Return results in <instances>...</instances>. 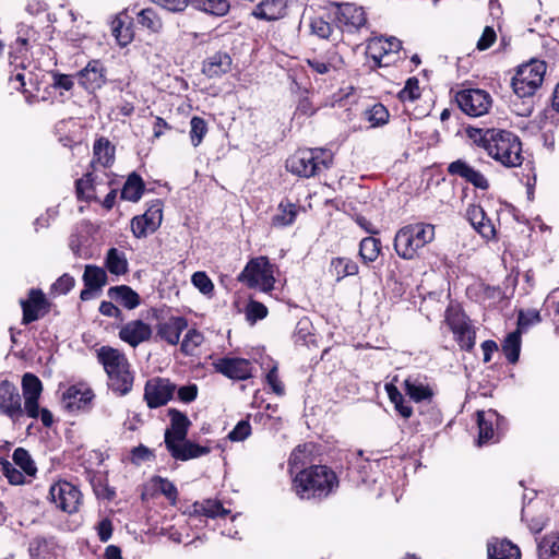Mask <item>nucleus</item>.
Returning a JSON list of instances; mask_svg holds the SVG:
<instances>
[{
    "label": "nucleus",
    "mask_w": 559,
    "mask_h": 559,
    "mask_svg": "<svg viewBox=\"0 0 559 559\" xmlns=\"http://www.w3.org/2000/svg\"><path fill=\"white\" fill-rule=\"evenodd\" d=\"M469 138L504 167H519L523 163L522 143L513 132L499 129H474L469 132Z\"/></svg>",
    "instance_id": "obj_1"
},
{
    "label": "nucleus",
    "mask_w": 559,
    "mask_h": 559,
    "mask_svg": "<svg viewBox=\"0 0 559 559\" xmlns=\"http://www.w3.org/2000/svg\"><path fill=\"white\" fill-rule=\"evenodd\" d=\"M338 487L336 474L325 465H312L299 471L293 489L300 499H322Z\"/></svg>",
    "instance_id": "obj_2"
},
{
    "label": "nucleus",
    "mask_w": 559,
    "mask_h": 559,
    "mask_svg": "<svg viewBox=\"0 0 559 559\" xmlns=\"http://www.w3.org/2000/svg\"><path fill=\"white\" fill-rule=\"evenodd\" d=\"M97 360L108 377V388L117 395H127L133 385V374L127 356L119 349L102 346L97 349Z\"/></svg>",
    "instance_id": "obj_3"
},
{
    "label": "nucleus",
    "mask_w": 559,
    "mask_h": 559,
    "mask_svg": "<svg viewBox=\"0 0 559 559\" xmlns=\"http://www.w3.org/2000/svg\"><path fill=\"white\" fill-rule=\"evenodd\" d=\"M435 239V225L414 223L400 228L394 237V250L404 260H413L419 250Z\"/></svg>",
    "instance_id": "obj_4"
},
{
    "label": "nucleus",
    "mask_w": 559,
    "mask_h": 559,
    "mask_svg": "<svg viewBox=\"0 0 559 559\" xmlns=\"http://www.w3.org/2000/svg\"><path fill=\"white\" fill-rule=\"evenodd\" d=\"M332 165L333 153L321 147L298 150L286 160L287 170L301 178L318 176Z\"/></svg>",
    "instance_id": "obj_5"
},
{
    "label": "nucleus",
    "mask_w": 559,
    "mask_h": 559,
    "mask_svg": "<svg viewBox=\"0 0 559 559\" xmlns=\"http://www.w3.org/2000/svg\"><path fill=\"white\" fill-rule=\"evenodd\" d=\"M546 70V62L537 59L521 64L511 81L514 94L519 98L533 97L543 84Z\"/></svg>",
    "instance_id": "obj_6"
},
{
    "label": "nucleus",
    "mask_w": 559,
    "mask_h": 559,
    "mask_svg": "<svg viewBox=\"0 0 559 559\" xmlns=\"http://www.w3.org/2000/svg\"><path fill=\"white\" fill-rule=\"evenodd\" d=\"M275 265L266 257H257L248 261L237 280L249 288H259L270 293L275 284Z\"/></svg>",
    "instance_id": "obj_7"
},
{
    "label": "nucleus",
    "mask_w": 559,
    "mask_h": 559,
    "mask_svg": "<svg viewBox=\"0 0 559 559\" xmlns=\"http://www.w3.org/2000/svg\"><path fill=\"white\" fill-rule=\"evenodd\" d=\"M330 10L333 20L336 22V28L341 32L353 33L358 31L367 23L366 12L362 7L356 3L331 2Z\"/></svg>",
    "instance_id": "obj_8"
},
{
    "label": "nucleus",
    "mask_w": 559,
    "mask_h": 559,
    "mask_svg": "<svg viewBox=\"0 0 559 559\" xmlns=\"http://www.w3.org/2000/svg\"><path fill=\"white\" fill-rule=\"evenodd\" d=\"M155 318L157 320L155 336L169 345H177L182 332L188 328L187 319L163 310L156 312Z\"/></svg>",
    "instance_id": "obj_9"
},
{
    "label": "nucleus",
    "mask_w": 559,
    "mask_h": 559,
    "mask_svg": "<svg viewBox=\"0 0 559 559\" xmlns=\"http://www.w3.org/2000/svg\"><path fill=\"white\" fill-rule=\"evenodd\" d=\"M455 100L462 111L471 117H480L487 114L492 105L490 94L479 88L462 90L456 93Z\"/></svg>",
    "instance_id": "obj_10"
},
{
    "label": "nucleus",
    "mask_w": 559,
    "mask_h": 559,
    "mask_svg": "<svg viewBox=\"0 0 559 559\" xmlns=\"http://www.w3.org/2000/svg\"><path fill=\"white\" fill-rule=\"evenodd\" d=\"M176 390V384L168 378L154 377L145 382L143 400L148 408H158L174 397Z\"/></svg>",
    "instance_id": "obj_11"
},
{
    "label": "nucleus",
    "mask_w": 559,
    "mask_h": 559,
    "mask_svg": "<svg viewBox=\"0 0 559 559\" xmlns=\"http://www.w3.org/2000/svg\"><path fill=\"white\" fill-rule=\"evenodd\" d=\"M49 497L56 508L66 513L72 514L79 510L82 493L79 488L71 483L62 480L50 487Z\"/></svg>",
    "instance_id": "obj_12"
},
{
    "label": "nucleus",
    "mask_w": 559,
    "mask_h": 559,
    "mask_svg": "<svg viewBox=\"0 0 559 559\" xmlns=\"http://www.w3.org/2000/svg\"><path fill=\"white\" fill-rule=\"evenodd\" d=\"M478 440L477 444L481 447L490 441H498L499 433L504 429L506 420L495 409L478 411Z\"/></svg>",
    "instance_id": "obj_13"
},
{
    "label": "nucleus",
    "mask_w": 559,
    "mask_h": 559,
    "mask_svg": "<svg viewBox=\"0 0 559 559\" xmlns=\"http://www.w3.org/2000/svg\"><path fill=\"white\" fill-rule=\"evenodd\" d=\"M0 414L13 421L25 414L19 389L8 380H0Z\"/></svg>",
    "instance_id": "obj_14"
},
{
    "label": "nucleus",
    "mask_w": 559,
    "mask_h": 559,
    "mask_svg": "<svg viewBox=\"0 0 559 559\" xmlns=\"http://www.w3.org/2000/svg\"><path fill=\"white\" fill-rule=\"evenodd\" d=\"M216 372L231 380H247L252 376V365L248 359L239 357H221L213 361Z\"/></svg>",
    "instance_id": "obj_15"
},
{
    "label": "nucleus",
    "mask_w": 559,
    "mask_h": 559,
    "mask_svg": "<svg viewBox=\"0 0 559 559\" xmlns=\"http://www.w3.org/2000/svg\"><path fill=\"white\" fill-rule=\"evenodd\" d=\"M25 414L29 418H37L39 414L38 400L43 392L41 381L34 373L27 372L22 378Z\"/></svg>",
    "instance_id": "obj_16"
},
{
    "label": "nucleus",
    "mask_w": 559,
    "mask_h": 559,
    "mask_svg": "<svg viewBox=\"0 0 559 559\" xmlns=\"http://www.w3.org/2000/svg\"><path fill=\"white\" fill-rule=\"evenodd\" d=\"M402 47L401 41L395 38H373L367 45V55L379 66H388L393 53H397Z\"/></svg>",
    "instance_id": "obj_17"
},
{
    "label": "nucleus",
    "mask_w": 559,
    "mask_h": 559,
    "mask_svg": "<svg viewBox=\"0 0 559 559\" xmlns=\"http://www.w3.org/2000/svg\"><path fill=\"white\" fill-rule=\"evenodd\" d=\"M448 174L457 176L477 189L488 190L489 181L479 170L472 167L464 159H456L448 165Z\"/></svg>",
    "instance_id": "obj_18"
},
{
    "label": "nucleus",
    "mask_w": 559,
    "mask_h": 559,
    "mask_svg": "<svg viewBox=\"0 0 559 559\" xmlns=\"http://www.w3.org/2000/svg\"><path fill=\"white\" fill-rule=\"evenodd\" d=\"M153 331L150 324L142 320H132L123 324L119 330V337L131 347L150 341Z\"/></svg>",
    "instance_id": "obj_19"
},
{
    "label": "nucleus",
    "mask_w": 559,
    "mask_h": 559,
    "mask_svg": "<svg viewBox=\"0 0 559 559\" xmlns=\"http://www.w3.org/2000/svg\"><path fill=\"white\" fill-rule=\"evenodd\" d=\"M166 449L170 455L178 461L197 459L209 454L211 451L209 447L197 444L190 440H187V438L185 441L176 440L174 442L168 439Z\"/></svg>",
    "instance_id": "obj_20"
},
{
    "label": "nucleus",
    "mask_w": 559,
    "mask_h": 559,
    "mask_svg": "<svg viewBox=\"0 0 559 559\" xmlns=\"http://www.w3.org/2000/svg\"><path fill=\"white\" fill-rule=\"evenodd\" d=\"M448 324L454 334L460 347L471 350L475 345V331L462 314H454L448 318Z\"/></svg>",
    "instance_id": "obj_21"
},
{
    "label": "nucleus",
    "mask_w": 559,
    "mask_h": 559,
    "mask_svg": "<svg viewBox=\"0 0 559 559\" xmlns=\"http://www.w3.org/2000/svg\"><path fill=\"white\" fill-rule=\"evenodd\" d=\"M23 309V324H29L44 316L47 307L45 295L39 289H32L27 300H21Z\"/></svg>",
    "instance_id": "obj_22"
},
{
    "label": "nucleus",
    "mask_w": 559,
    "mask_h": 559,
    "mask_svg": "<svg viewBox=\"0 0 559 559\" xmlns=\"http://www.w3.org/2000/svg\"><path fill=\"white\" fill-rule=\"evenodd\" d=\"M287 14L286 0H263L259 2L251 12L258 20L273 22L285 17Z\"/></svg>",
    "instance_id": "obj_23"
},
{
    "label": "nucleus",
    "mask_w": 559,
    "mask_h": 559,
    "mask_svg": "<svg viewBox=\"0 0 559 559\" xmlns=\"http://www.w3.org/2000/svg\"><path fill=\"white\" fill-rule=\"evenodd\" d=\"M78 75L80 84L90 91L100 88L105 83L104 67L99 60L90 61Z\"/></svg>",
    "instance_id": "obj_24"
},
{
    "label": "nucleus",
    "mask_w": 559,
    "mask_h": 559,
    "mask_svg": "<svg viewBox=\"0 0 559 559\" xmlns=\"http://www.w3.org/2000/svg\"><path fill=\"white\" fill-rule=\"evenodd\" d=\"M168 415L170 417V428L166 429L165 431L166 447L168 439L173 442L176 440L185 441L188 435L189 426L191 424L187 415L176 408H170L168 411Z\"/></svg>",
    "instance_id": "obj_25"
},
{
    "label": "nucleus",
    "mask_w": 559,
    "mask_h": 559,
    "mask_svg": "<svg viewBox=\"0 0 559 559\" xmlns=\"http://www.w3.org/2000/svg\"><path fill=\"white\" fill-rule=\"evenodd\" d=\"M233 60L229 53L217 51L203 62L202 71L209 78H218L231 70Z\"/></svg>",
    "instance_id": "obj_26"
},
{
    "label": "nucleus",
    "mask_w": 559,
    "mask_h": 559,
    "mask_svg": "<svg viewBox=\"0 0 559 559\" xmlns=\"http://www.w3.org/2000/svg\"><path fill=\"white\" fill-rule=\"evenodd\" d=\"M487 554L488 559H521L520 548L508 539L491 538Z\"/></svg>",
    "instance_id": "obj_27"
},
{
    "label": "nucleus",
    "mask_w": 559,
    "mask_h": 559,
    "mask_svg": "<svg viewBox=\"0 0 559 559\" xmlns=\"http://www.w3.org/2000/svg\"><path fill=\"white\" fill-rule=\"evenodd\" d=\"M343 63L342 56L335 50L329 51L324 57L307 59V64L318 74H329L332 71H336Z\"/></svg>",
    "instance_id": "obj_28"
},
{
    "label": "nucleus",
    "mask_w": 559,
    "mask_h": 559,
    "mask_svg": "<svg viewBox=\"0 0 559 559\" xmlns=\"http://www.w3.org/2000/svg\"><path fill=\"white\" fill-rule=\"evenodd\" d=\"M107 295L127 309H134L140 305L139 294L127 285L112 286L107 290Z\"/></svg>",
    "instance_id": "obj_29"
},
{
    "label": "nucleus",
    "mask_w": 559,
    "mask_h": 559,
    "mask_svg": "<svg viewBox=\"0 0 559 559\" xmlns=\"http://www.w3.org/2000/svg\"><path fill=\"white\" fill-rule=\"evenodd\" d=\"M406 394L415 402L419 403L432 397V390L419 378L408 377L404 381Z\"/></svg>",
    "instance_id": "obj_30"
},
{
    "label": "nucleus",
    "mask_w": 559,
    "mask_h": 559,
    "mask_svg": "<svg viewBox=\"0 0 559 559\" xmlns=\"http://www.w3.org/2000/svg\"><path fill=\"white\" fill-rule=\"evenodd\" d=\"M115 160V146L108 139L99 138L93 146V163H98L103 167H109Z\"/></svg>",
    "instance_id": "obj_31"
},
{
    "label": "nucleus",
    "mask_w": 559,
    "mask_h": 559,
    "mask_svg": "<svg viewBox=\"0 0 559 559\" xmlns=\"http://www.w3.org/2000/svg\"><path fill=\"white\" fill-rule=\"evenodd\" d=\"M331 19V16L326 19L320 15L310 16L308 24L310 34L320 39H333L336 27L330 22Z\"/></svg>",
    "instance_id": "obj_32"
},
{
    "label": "nucleus",
    "mask_w": 559,
    "mask_h": 559,
    "mask_svg": "<svg viewBox=\"0 0 559 559\" xmlns=\"http://www.w3.org/2000/svg\"><path fill=\"white\" fill-rule=\"evenodd\" d=\"M144 188L142 178L136 173H132L122 187L121 198L131 202H138L144 192Z\"/></svg>",
    "instance_id": "obj_33"
},
{
    "label": "nucleus",
    "mask_w": 559,
    "mask_h": 559,
    "mask_svg": "<svg viewBox=\"0 0 559 559\" xmlns=\"http://www.w3.org/2000/svg\"><path fill=\"white\" fill-rule=\"evenodd\" d=\"M105 266L111 274H126L128 272V260L124 252L117 248H110L106 254Z\"/></svg>",
    "instance_id": "obj_34"
},
{
    "label": "nucleus",
    "mask_w": 559,
    "mask_h": 559,
    "mask_svg": "<svg viewBox=\"0 0 559 559\" xmlns=\"http://www.w3.org/2000/svg\"><path fill=\"white\" fill-rule=\"evenodd\" d=\"M191 3L194 9L215 16H224L230 9L228 0H193Z\"/></svg>",
    "instance_id": "obj_35"
},
{
    "label": "nucleus",
    "mask_w": 559,
    "mask_h": 559,
    "mask_svg": "<svg viewBox=\"0 0 559 559\" xmlns=\"http://www.w3.org/2000/svg\"><path fill=\"white\" fill-rule=\"evenodd\" d=\"M94 394L90 389L82 391L75 385L70 386L63 393V400L67 401L68 407H85L88 403H91Z\"/></svg>",
    "instance_id": "obj_36"
},
{
    "label": "nucleus",
    "mask_w": 559,
    "mask_h": 559,
    "mask_svg": "<svg viewBox=\"0 0 559 559\" xmlns=\"http://www.w3.org/2000/svg\"><path fill=\"white\" fill-rule=\"evenodd\" d=\"M297 215V207L288 200H283L277 207V213L272 217L274 226L284 227L292 225Z\"/></svg>",
    "instance_id": "obj_37"
},
{
    "label": "nucleus",
    "mask_w": 559,
    "mask_h": 559,
    "mask_svg": "<svg viewBox=\"0 0 559 559\" xmlns=\"http://www.w3.org/2000/svg\"><path fill=\"white\" fill-rule=\"evenodd\" d=\"M311 449L309 444H300L296 447L290 453L288 465L290 473L296 472V474L306 468V465L311 462L310 459Z\"/></svg>",
    "instance_id": "obj_38"
},
{
    "label": "nucleus",
    "mask_w": 559,
    "mask_h": 559,
    "mask_svg": "<svg viewBox=\"0 0 559 559\" xmlns=\"http://www.w3.org/2000/svg\"><path fill=\"white\" fill-rule=\"evenodd\" d=\"M136 21L142 26L152 33H159L163 29V20L153 8L142 9L136 14Z\"/></svg>",
    "instance_id": "obj_39"
},
{
    "label": "nucleus",
    "mask_w": 559,
    "mask_h": 559,
    "mask_svg": "<svg viewBox=\"0 0 559 559\" xmlns=\"http://www.w3.org/2000/svg\"><path fill=\"white\" fill-rule=\"evenodd\" d=\"M84 286L100 290L107 283V274L104 269L88 264L83 274Z\"/></svg>",
    "instance_id": "obj_40"
},
{
    "label": "nucleus",
    "mask_w": 559,
    "mask_h": 559,
    "mask_svg": "<svg viewBox=\"0 0 559 559\" xmlns=\"http://www.w3.org/2000/svg\"><path fill=\"white\" fill-rule=\"evenodd\" d=\"M539 559H559V534H549L538 543Z\"/></svg>",
    "instance_id": "obj_41"
},
{
    "label": "nucleus",
    "mask_w": 559,
    "mask_h": 559,
    "mask_svg": "<svg viewBox=\"0 0 559 559\" xmlns=\"http://www.w3.org/2000/svg\"><path fill=\"white\" fill-rule=\"evenodd\" d=\"M331 272L340 281L346 276L356 275L358 265L348 258H335L331 262Z\"/></svg>",
    "instance_id": "obj_42"
},
{
    "label": "nucleus",
    "mask_w": 559,
    "mask_h": 559,
    "mask_svg": "<svg viewBox=\"0 0 559 559\" xmlns=\"http://www.w3.org/2000/svg\"><path fill=\"white\" fill-rule=\"evenodd\" d=\"M521 350V333L514 331L506 337L502 344V352L510 364H515L519 360Z\"/></svg>",
    "instance_id": "obj_43"
},
{
    "label": "nucleus",
    "mask_w": 559,
    "mask_h": 559,
    "mask_svg": "<svg viewBox=\"0 0 559 559\" xmlns=\"http://www.w3.org/2000/svg\"><path fill=\"white\" fill-rule=\"evenodd\" d=\"M381 250V242L373 237H366L360 241L359 255L365 263L373 262L378 259Z\"/></svg>",
    "instance_id": "obj_44"
},
{
    "label": "nucleus",
    "mask_w": 559,
    "mask_h": 559,
    "mask_svg": "<svg viewBox=\"0 0 559 559\" xmlns=\"http://www.w3.org/2000/svg\"><path fill=\"white\" fill-rule=\"evenodd\" d=\"M13 462L16 466H19L26 475L34 476L37 472V468L29 455V453L23 449L17 448L14 450L12 455Z\"/></svg>",
    "instance_id": "obj_45"
},
{
    "label": "nucleus",
    "mask_w": 559,
    "mask_h": 559,
    "mask_svg": "<svg viewBox=\"0 0 559 559\" xmlns=\"http://www.w3.org/2000/svg\"><path fill=\"white\" fill-rule=\"evenodd\" d=\"M112 35L115 36L117 43L124 47L130 44L133 39V31L131 25H126L123 21L119 17L112 21Z\"/></svg>",
    "instance_id": "obj_46"
},
{
    "label": "nucleus",
    "mask_w": 559,
    "mask_h": 559,
    "mask_svg": "<svg viewBox=\"0 0 559 559\" xmlns=\"http://www.w3.org/2000/svg\"><path fill=\"white\" fill-rule=\"evenodd\" d=\"M195 512L207 518L225 516L229 511L226 510L218 500H205L202 503L194 504Z\"/></svg>",
    "instance_id": "obj_47"
},
{
    "label": "nucleus",
    "mask_w": 559,
    "mask_h": 559,
    "mask_svg": "<svg viewBox=\"0 0 559 559\" xmlns=\"http://www.w3.org/2000/svg\"><path fill=\"white\" fill-rule=\"evenodd\" d=\"M366 119L370 122L371 127H380L389 121V111L382 104H374L371 108L365 111Z\"/></svg>",
    "instance_id": "obj_48"
},
{
    "label": "nucleus",
    "mask_w": 559,
    "mask_h": 559,
    "mask_svg": "<svg viewBox=\"0 0 559 559\" xmlns=\"http://www.w3.org/2000/svg\"><path fill=\"white\" fill-rule=\"evenodd\" d=\"M207 133L206 121L198 116H193L190 120V140L194 147L199 146L205 134Z\"/></svg>",
    "instance_id": "obj_49"
},
{
    "label": "nucleus",
    "mask_w": 559,
    "mask_h": 559,
    "mask_svg": "<svg viewBox=\"0 0 559 559\" xmlns=\"http://www.w3.org/2000/svg\"><path fill=\"white\" fill-rule=\"evenodd\" d=\"M203 334L197 329H190L185 334L180 349L185 355H192L193 352L203 343Z\"/></svg>",
    "instance_id": "obj_50"
},
{
    "label": "nucleus",
    "mask_w": 559,
    "mask_h": 559,
    "mask_svg": "<svg viewBox=\"0 0 559 559\" xmlns=\"http://www.w3.org/2000/svg\"><path fill=\"white\" fill-rule=\"evenodd\" d=\"M76 194L80 200L95 199L94 177L92 174H86L83 178L78 179L75 182Z\"/></svg>",
    "instance_id": "obj_51"
},
{
    "label": "nucleus",
    "mask_w": 559,
    "mask_h": 559,
    "mask_svg": "<svg viewBox=\"0 0 559 559\" xmlns=\"http://www.w3.org/2000/svg\"><path fill=\"white\" fill-rule=\"evenodd\" d=\"M29 33H34L32 29L26 28L25 34L19 35L13 45H11L10 58H22L29 49Z\"/></svg>",
    "instance_id": "obj_52"
},
{
    "label": "nucleus",
    "mask_w": 559,
    "mask_h": 559,
    "mask_svg": "<svg viewBox=\"0 0 559 559\" xmlns=\"http://www.w3.org/2000/svg\"><path fill=\"white\" fill-rule=\"evenodd\" d=\"M399 97L403 103L418 99L420 97L419 81L416 78H409L400 91Z\"/></svg>",
    "instance_id": "obj_53"
},
{
    "label": "nucleus",
    "mask_w": 559,
    "mask_h": 559,
    "mask_svg": "<svg viewBox=\"0 0 559 559\" xmlns=\"http://www.w3.org/2000/svg\"><path fill=\"white\" fill-rule=\"evenodd\" d=\"M142 216L151 224V227H159L163 219L162 201L154 200Z\"/></svg>",
    "instance_id": "obj_54"
},
{
    "label": "nucleus",
    "mask_w": 559,
    "mask_h": 559,
    "mask_svg": "<svg viewBox=\"0 0 559 559\" xmlns=\"http://www.w3.org/2000/svg\"><path fill=\"white\" fill-rule=\"evenodd\" d=\"M247 319L251 322L262 320L267 316V308L257 300H250L246 308Z\"/></svg>",
    "instance_id": "obj_55"
},
{
    "label": "nucleus",
    "mask_w": 559,
    "mask_h": 559,
    "mask_svg": "<svg viewBox=\"0 0 559 559\" xmlns=\"http://www.w3.org/2000/svg\"><path fill=\"white\" fill-rule=\"evenodd\" d=\"M158 227H151V224L142 216H135L131 221V230L136 238L145 237L148 233H154Z\"/></svg>",
    "instance_id": "obj_56"
},
{
    "label": "nucleus",
    "mask_w": 559,
    "mask_h": 559,
    "mask_svg": "<svg viewBox=\"0 0 559 559\" xmlns=\"http://www.w3.org/2000/svg\"><path fill=\"white\" fill-rule=\"evenodd\" d=\"M153 481L156 484V488L159 492H162L167 499L173 502L176 501L178 497V491L176 486L168 479L162 477H155Z\"/></svg>",
    "instance_id": "obj_57"
},
{
    "label": "nucleus",
    "mask_w": 559,
    "mask_h": 559,
    "mask_svg": "<svg viewBox=\"0 0 559 559\" xmlns=\"http://www.w3.org/2000/svg\"><path fill=\"white\" fill-rule=\"evenodd\" d=\"M191 282L204 295L212 293L214 289V285L205 272H195Z\"/></svg>",
    "instance_id": "obj_58"
},
{
    "label": "nucleus",
    "mask_w": 559,
    "mask_h": 559,
    "mask_svg": "<svg viewBox=\"0 0 559 559\" xmlns=\"http://www.w3.org/2000/svg\"><path fill=\"white\" fill-rule=\"evenodd\" d=\"M151 1L171 13L183 12L190 3V0H151Z\"/></svg>",
    "instance_id": "obj_59"
},
{
    "label": "nucleus",
    "mask_w": 559,
    "mask_h": 559,
    "mask_svg": "<svg viewBox=\"0 0 559 559\" xmlns=\"http://www.w3.org/2000/svg\"><path fill=\"white\" fill-rule=\"evenodd\" d=\"M251 433V426L248 420H240L235 428L228 433L231 441H242Z\"/></svg>",
    "instance_id": "obj_60"
},
{
    "label": "nucleus",
    "mask_w": 559,
    "mask_h": 559,
    "mask_svg": "<svg viewBox=\"0 0 559 559\" xmlns=\"http://www.w3.org/2000/svg\"><path fill=\"white\" fill-rule=\"evenodd\" d=\"M155 455L147 447L140 444L131 450V462L140 465L142 462L151 461Z\"/></svg>",
    "instance_id": "obj_61"
},
{
    "label": "nucleus",
    "mask_w": 559,
    "mask_h": 559,
    "mask_svg": "<svg viewBox=\"0 0 559 559\" xmlns=\"http://www.w3.org/2000/svg\"><path fill=\"white\" fill-rule=\"evenodd\" d=\"M497 35L495 29L491 26H486L483 31L480 38L477 41V49L483 51L491 47V45L496 41Z\"/></svg>",
    "instance_id": "obj_62"
},
{
    "label": "nucleus",
    "mask_w": 559,
    "mask_h": 559,
    "mask_svg": "<svg viewBox=\"0 0 559 559\" xmlns=\"http://www.w3.org/2000/svg\"><path fill=\"white\" fill-rule=\"evenodd\" d=\"M75 281L69 274L61 275L52 285V289L58 294H67L74 287Z\"/></svg>",
    "instance_id": "obj_63"
},
{
    "label": "nucleus",
    "mask_w": 559,
    "mask_h": 559,
    "mask_svg": "<svg viewBox=\"0 0 559 559\" xmlns=\"http://www.w3.org/2000/svg\"><path fill=\"white\" fill-rule=\"evenodd\" d=\"M2 468L10 484L20 485L24 483L23 474L19 469H16L10 462L4 461L2 463Z\"/></svg>",
    "instance_id": "obj_64"
}]
</instances>
